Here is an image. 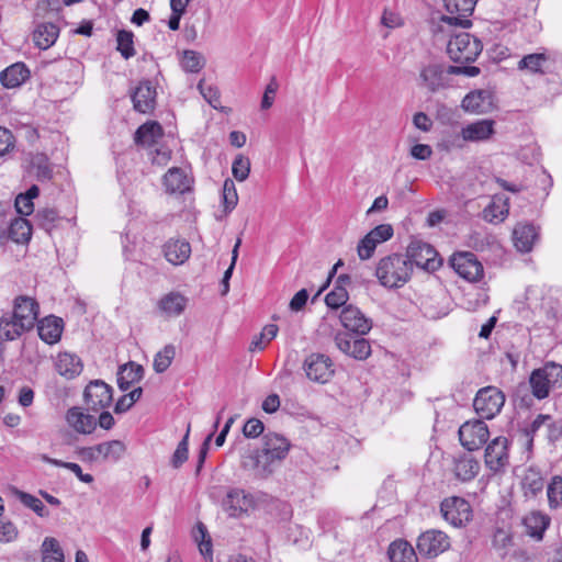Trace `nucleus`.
Segmentation results:
<instances>
[{
    "label": "nucleus",
    "mask_w": 562,
    "mask_h": 562,
    "mask_svg": "<svg viewBox=\"0 0 562 562\" xmlns=\"http://www.w3.org/2000/svg\"><path fill=\"white\" fill-rule=\"evenodd\" d=\"M374 274L382 286L398 289L409 281L412 265L407 256L391 254L379 260Z\"/></svg>",
    "instance_id": "obj_1"
},
{
    "label": "nucleus",
    "mask_w": 562,
    "mask_h": 562,
    "mask_svg": "<svg viewBox=\"0 0 562 562\" xmlns=\"http://www.w3.org/2000/svg\"><path fill=\"white\" fill-rule=\"evenodd\" d=\"M529 385L537 400L547 398L551 390L562 387V366L553 361L546 362L531 372Z\"/></svg>",
    "instance_id": "obj_2"
},
{
    "label": "nucleus",
    "mask_w": 562,
    "mask_h": 562,
    "mask_svg": "<svg viewBox=\"0 0 562 562\" xmlns=\"http://www.w3.org/2000/svg\"><path fill=\"white\" fill-rule=\"evenodd\" d=\"M483 45L481 41L468 32H460L451 36L447 45V52L451 60L459 64L474 61L481 54Z\"/></svg>",
    "instance_id": "obj_3"
},
{
    "label": "nucleus",
    "mask_w": 562,
    "mask_h": 562,
    "mask_svg": "<svg viewBox=\"0 0 562 562\" xmlns=\"http://www.w3.org/2000/svg\"><path fill=\"white\" fill-rule=\"evenodd\" d=\"M418 85L429 93H437L452 87L451 77L445 74V64L431 61L422 66L418 76Z\"/></svg>",
    "instance_id": "obj_4"
},
{
    "label": "nucleus",
    "mask_w": 562,
    "mask_h": 562,
    "mask_svg": "<svg viewBox=\"0 0 562 562\" xmlns=\"http://www.w3.org/2000/svg\"><path fill=\"white\" fill-rule=\"evenodd\" d=\"M505 404L504 393L496 386H485L479 390L473 401L476 413L486 419L494 418Z\"/></svg>",
    "instance_id": "obj_5"
},
{
    "label": "nucleus",
    "mask_w": 562,
    "mask_h": 562,
    "mask_svg": "<svg viewBox=\"0 0 562 562\" xmlns=\"http://www.w3.org/2000/svg\"><path fill=\"white\" fill-rule=\"evenodd\" d=\"M405 256L409 259L412 267L415 265L427 271H435L441 266L437 250L422 240H412Z\"/></svg>",
    "instance_id": "obj_6"
},
{
    "label": "nucleus",
    "mask_w": 562,
    "mask_h": 562,
    "mask_svg": "<svg viewBox=\"0 0 562 562\" xmlns=\"http://www.w3.org/2000/svg\"><path fill=\"white\" fill-rule=\"evenodd\" d=\"M303 369L311 381L322 384L328 382L335 373L330 357L319 352L307 356Z\"/></svg>",
    "instance_id": "obj_7"
},
{
    "label": "nucleus",
    "mask_w": 562,
    "mask_h": 562,
    "mask_svg": "<svg viewBox=\"0 0 562 562\" xmlns=\"http://www.w3.org/2000/svg\"><path fill=\"white\" fill-rule=\"evenodd\" d=\"M477 0H443L449 15H442L441 22L450 26L468 29L472 25L469 16L473 13Z\"/></svg>",
    "instance_id": "obj_8"
},
{
    "label": "nucleus",
    "mask_w": 562,
    "mask_h": 562,
    "mask_svg": "<svg viewBox=\"0 0 562 562\" xmlns=\"http://www.w3.org/2000/svg\"><path fill=\"white\" fill-rule=\"evenodd\" d=\"M490 431L487 425L481 420L465 422L459 428L460 443L469 451L480 449L488 440Z\"/></svg>",
    "instance_id": "obj_9"
},
{
    "label": "nucleus",
    "mask_w": 562,
    "mask_h": 562,
    "mask_svg": "<svg viewBox=\"0 0 562 562\" xmlns=\"http://www.w3.org/2000/svg\"><path fill=\"white\" fill-rule=\"evenodd\" d=\"M360 335L353 336L350 333H337L334 341L336 347L345 355L362 361L371 356V345Z\"/></svg>",
    "instance_id": "obj_10"
},
{
    "label": "nucleus",
    "mask_w": 562,
    "mask_h": 562,
    "mask_svg": "<svg viewBox=\"0 0 562 562\" xmlns=\"http://www.w3.org/2000/svg\"><path fill=\"white\" fill-rule=\"evenodd\" d=\"M83 400L93 412L109 407L113 402V389L102 380L90 381L83 392Z\"/></svg>",
    "instance_id": "obj_11"
},
{
    "label": "nucleus",
    "mask_w": 562,
    "mask_h": 562,
    "mask_svg": "<svg viewBox=\"0 0 562 562\" xmlns=\"http://www.w3.org/2000/svg\"><path fill=\"white\" fill-rule=\"evenodd\" d=\"M450 266L463 279L476 282L483 278V266L473 252L464 251L453 254Z\"/></svg>",
    "instance_id": "obj_12"
},
{
    "label": "nucleus",
    "mask_w": 562,
    "mask_h": 562,
    "mask_svg": "<svg viewBox=\"0 0 562 562\" xmlns=\"http://www.w3.org/2000/svg\"><path fill=\"white\" fill-rule=\"evenodd\" d=\"M279 462L266 453L263 450H256L245 456L241 461V468L254 474L255 477L268 479L279 467Z\"/></svg>",
    "instance_id": "obj_13"
},
{
    "label": "nucleus",
    "mask_w": 562,
    "mask_h": 562,
    "mask_svg": "<svg viewBox=\"0 0 562 562\" xmlns=\"http://www.w3.org/2000/svg\"><path fill=\"white\" fill-rule=\"evenodd\" d=\"M440 512L445 520L454 527L463 526L472 517L471 505L462 497H450L441 502Z\"/></svg>",
    "instance_id": "obj_14"
},
{
    "label": "nucleus",
    "mask_w": 562,
    "mask_h": 562,
    "mask_svg": "<svg viewBox=\"0 0 562 562\" xmlns=\"http://www.w3.org/2000/svg\"><path fill=\"white\" fill-rule=\"evenodd\" d=\"M450 547L449 537L441 530L430 529L417 539V549L426 558H434Z\"/></svg>",
    "instance_id": "obj_15"
},
{
    "label": "nucleus",
    "mask_w": 562,
    "mask_h": 562,
    "mask_svg": "<svg viewBox=\"0 0 562 562\" xmlns=\"http://www.w3.org/2000/svg\"><path fill=\"white\" fill-rule=\"evenodd\" d=\"M508 440L506 437L494 438L486 447L484 462L493 473L503 472L508 464Z\"/></svg>",
    "instance_id": "obj_16"
},
{
    "label": "nucleus",
    "mask_w": 562,
    "mask_h": 562,
    "mask_svg": "<svg viewBox=\"0 0 562 562\" xmlns=\"http://www.w3.org/2000/svg\"><path fill=\"white\" fill-rule=\"evenodd\" d=\"M38 312V303L31 296L20 295L13 301L12 314L20 321L18 326L20 329H32L37 321Z\"/></svg>",
    "instance_id": "obj_17"
},
{
    "label": "nucleus",
    "mask_w": 562,
    "mask_h": 562,
    "mask_svg": "<svg viewBox=\"0 0 562 562\" xmlns=\"http://www.w3.org/2000/svg\"><path fill=\"white\" fill-rule=\"evenodd\" d=\"M339 319L341 325L347 329L346 333L363 336L372 328V321L357 306L351 304L341 310Z\"/></svg>",
    "instance_id": "obj_18"
},
{
    "label": "nucleus",
    "mask_w": 562,
    "mask_h": 562,
    "mask_svg": "<svg viewBox=\"0 0 562 562\" xmlns=\"http://www.w3.org/2000/svg\"><path fill=\"white\" fill-rule=\"evenodd\" d=\"M255 505L254 496L241 488H232L223 501L224 510L231 517H239L241 514L252 509Z\"/></svg>",
    "instance_id": "obj_19"
},
{
    "label": "nucleus",
    "mask_w": 562,
    "mask_h": 562,
    "mask_svg": "<svg viewBox=\"0 0 562 562\" xmlns=\"http://www.w3.org/2000/svg\"><path fill=\"white\" fill-rule=\"evenodd\" d=\"M65 419L67 425L80 435H90L97 428L95 417L87 413L86 409L80 406H72L67 409Z\"/></svg>",
    "instance_id": "obj_20"
},
{
    "label": "nucleus",
    "mask_w": 562,
    "mask_h": 562,
    "mask_svg": "<svg viewBox=\"0 0 562 562\" xmlns=\"http://www.w3.org/2000/svg\"><path fill=\"white\" fill-rule=\"evenodd\" d=\"M156 88L149 80L140 81L132 94L134 109L140 113H150L156 105Z\"/></svg>",
    "instance_id": "obj_21"
},
{
    "label": "nucleus",
    "mask_w": 562,
    "mask_h": 562,
    "mask_svg": "<svg viewBox=\"0 0 562 562\" xmlns=\"http://www.w3.org/2000/svg\"><path fill=\"white\" fill-rule=\"evenodd\" d=\"M26 173L40 182H47L53 179L54 171L48 157L43 153L32 154L25 162Z\"/></svg>",
    "instance_id": "obj_22"
},
{
    "label": "nucleus",
    "mask_w": 562,
    "mask_h": 562,
    "mask_svg": "<svg viewBox=\"0 0 562 562\" xmlns=\"http://www.w3.org/2000/svg\"><path fill=\"white\" fill-rule=\"evenodd\" d=\"M493 95L488 90H474L469 92L462 100L461 106L471 113H486L492 109Z\"/></svg>",
    "instance_id": "obj_23"
},
{
    "label": "nucleus",
    "mask_w": 562,
    "mask_h": 562,
    "mask_svg": "<svg viewBox=\"0 0 562 562\" xmlns=\"http://www.w3.org/2000/svg\"><path fill=\"white\" fill-rule=\"evenodd\" d=\"M493 120H480L462 127L461 136L465 142H484L494 134Z\"/></svg>",
    "instance_id": "obj_24"
},
{
    "label": "nucleus",
    "mask_w": 562,
    "mask_h": 562,
    "mask_svg": "<svg viewBox=\"0 0 562 562\" xmlns=\"http://www.w3.org/2000/svg\"><path fill=\"white\" fill-rule=\"evenodd\" d=\"M538 238V229L532 224H517L513 232L514 245L520 252L531 251Z\"/></svg>",
    "instance_id": "obj_25"
},
{
    "label": "nucleus",
    "mask_w": 562,
    "mask_h": 562,
    "mask_svg": "<svg viewBox=\"0 0 562 562\" xmlns=\"http://www.w3.org/2000/svg\"><path fill=\"white\" fill-rule=\"evenodd\" d=\"M30 70L23 63H15L0 72V82L7 89L20 87L30 78Z\"/></svg>",
    "instance_id": "obj_26"
},
{
    "label": "nucleus",
    "mask_w": 562,
    "mask_h": 562,
    "mask_svg": "<svg viewBox=\"0 0 562 562\" xmlns=\"http://www.w3.org/2000/svg\"><path fill=\"white\" fill-rule=\"evenodd\" d=\"M37 331L43 341L53 345L60 339L63 319L54 315L47 316L37 323Z\"/></svg>",
    "instance_id": "obj_27"
},
{
    "label": "nucleus",
    "mask_w": 562,
    "mask_h": 562,
    "mask_svg": "<svg viewBox=\"0 0 562 562\" xmlns=\"http://www.w3.org/2000/svg\"><path fill=\"white\" fill-rule=\"evenodd\" d=\"M261 450L280 463L289 453L290 442L281 435L269 432L263 437Z\"/></svg>",
    "instance_id": "obj_28"
},
{
    "label": "nucleus",
    "mask_w": 562,
    "mask_h": 562,
    "mask_svg": "<svg viewBox=\"0 0 562 562\" xmlns=\"http://www.w3.org/2000/svg\"><path fill=\"white\" fill-rule=\"evenodd\" d=\"M166 259L172 265H182L191 254V246L184 239H170L164 245Z\"/></svg>",
    "instance_id": "obj_29"
},
{
    "label": "nucleus",
    "mask_w": 562,
    "mask_h": 562,
    "mask_svg": "<svg viewBox=\"0 0 562 562\" xmlns=\"http://www.w3.org/2000/svg\"><path fill=\"white\" fill-rule=\"evenodd\" d=\"M157 305L166 316H179L184 312L188 299L179 292H169L158 301Z\"/></svg>",
    "instance_id": "obj_30"
},
{
    "label": "nucleus",
    "mask_w": 562,
    "mask_h": 562,
    "mask_svg": "<svg viewBox=\"0 0 562 562\" xmlns=\"http://www.w3.org/2000/svg\"><path fill=\"white\" fill-rule=\"evenodd\" d=\"M144 376V368L130 361L119 368L117 371V385L120 390L127 391L132 384L139 382Z\"/></svg>",
    "instance_id": "obj_31"
},
{
    "label": "nucleus",
    "mask_w": 562,
    "mask_h": 562,
    "mask_svg": "<svg viewBox=\"0 0 562 562\" xmlns=\"http://www.w3.org/2000/svg\"><path fill=\"white\" fill-rule=\"evenodd\" d=\"M550 521L551 519L548 515L541 512H531L524 518L522 524L530 537L542 540L544 531L550 526Z\"/></svg>",
    "instance_id": "obj_32"
},
{
    "label": "nucleus",
    "mask_w": 562,
    "mask_h": 562,
    "mask_svg": "<svg viewBox=\"0 0 562 562\" xmlns=\"http://www.w3.org/2000/svg\"><path fill=\"white\" fill-rule=\"evenodd\" d=\"M521 487L526 497H536L544 487V479L539 469L529 467L521 480Z\"/></svg>",
    "instance_id": "obj_33"
},
{
    "label": "nucleus",
    "mask_w": 562,
    "mask_h": 562,
    "mask_svg": "<svg viewBox=\"0 0 562 562\" xmlns=\"http://www.w3.org/2000/svg\"><path fill=\"white\" fill-rule=\"evenodd\" d=\"M162 136V127L157 122H147L140 125L135 134L134 140L137 145L151 147Z\"/></svg>",
    "instance_id": "obj_34"
},
{
    "label": "nucleus",
    "mask_w": 562,
    "mask_h": 562,
    "mask_svg": "<svg viewBox=\"0 0 562 562\" xmlns=\"http://www.w3.org/2000/svg\"><path fill=\"white\" fill-rule=\"evenodd\" d=\"M164 186L169 193H183L190 188V181L181 168H170L164 176Z\"/></svg>",
    "instance_id": "obj_35"
},
{
    "label": "nucleus",
    "mask_w": 562,
    "mask_h": 562,
    "mask_svg": "<svg viewBox=\"0 0 562 562\" xmlns=\"http://www.w3.org/2000/svg\"><path fill=\"white\" fill-rule=\"evenodd\" d=\"M58 373L67 379H74L82 371L81 359L72 353H59L56 362Z\"/></svg>",
    "instance_id": "obj_36"
},
{
    "label": "nucleus",
    "mask_w": 562,
    "mask_h": 562,
    "mask_svg": "<svg viewBox=\"0 0 562 562\" xmlns=\"http://www.w3.org/2000/svg\"><path fill=\"white\" fill-rule=\"evenodd\" d=\"M8 239L18 244H25L31 239L32 225L27 220L15 217L14 220H8Z\"/></svg>",
    "instance_id": "obj_37"
},
{
    "label": "nucleus",
    "mask_w": 562,
    "mask_h": 562,
    "mask_svg": "<svg viewBox=\"0 0 562 562\" xmlns=\"http://www.w3.org/2000/svg\"><path fill=\"white\" fill-rule=\"evenodd\" d=\"M59 29L54 23H42L34 31L33 40L41 49H47L56 42Z\"/></svg>",
    "instance_id": "obj_38"
},
{
    "label": "nucleus",
    "mask_w": 562,
    "mask_h": 562,
    "mask_svg": "<svg viewBox=\"0 0 562 562\" xmlns=\"http://www.w3.org/2000/svg\"><path fill=\"white\" fill-rule=\"evenodd\" d=\"M126 452V445L121 440L98 443L99 459L102 462H117Z\"/></svg>",
    "instance_id": "obj_39"
},
{
    "label": "nucleus",
    "mask_w": 562,
    "mask_h": 562,
    "mask_svg": "<svg viewBox=\"0 0 562 562\" xmlns=\"http://www.w3.org/2000/svg\"><path fill=\"white\" fill-rule=\"evenodd\" d=\"M390 562H417L413 547L405 540L393 541L389 547Z\"/></svg>",
    "instance_id": "obj_40"
},
{
    "label": "nucleus",
    "mask_w": 562,
    "mask_h": 562,
    "mask_svg": "<svg viewBox=\"0 0 562 562\" xmlns=\"http://www.w3.org/2000/svg\"><path fill=\"white\" fill-rule=\"evenodd\" d=\"M480 471V463L471 456L464 454L456 460L454 474L463 481H471Z\"/></svg>",
    "instance_id": "obj_41"
},
{
    "label": "nucleus",
    "mask_w": 562,
    "mask_h": 562,
    "mask_svg": "<svg viewBox=\"0 0 562 562\" xmlns=\"http://www.w3.org/2000/svg\"><path fill=\"white\" fill-rule=\"evenodd\" d=\"M20 321L13 314L5 313L0 317V336L5 340H14L29 329H20Z\"/></svg>",
    "instance_id": "obj_42"
},
{
    "label": "nucleus",
    "mask_w": 562,
    "mask_h": 562,
    "mask_svg": "<svg viewBox=\"0 0 562 562\" xmlns=\"http://www.w3.org/2000/svg\"><path fill=\"white\" fill-rule=\"evenodd\" d=\"M42 561L64 562V552L55 538L47 537L44 539L42 543Z\"/></svg>",
    "instance_id": "obj_43"
},
{
    "label": "nucleus",
    "mask_w": 562,
    "mask_h": 562,
    "mask_svg": "<svg viewBox=\"0 0 562 562\" xmlns=\"http://www.w3.org/2000/svg\"><path fill=\"white\" fill-rule=\"evenodd\" d=\"M59 220L58 211L49 207L38 210L34 216L36 225L47 233H50L56 227Z\"/></svg>",
    "instance_id": "obj_44"
},
{
    "label": "nucleus",
    "mask_w": 562,
    "mask_h": 562,
    "mask_svg": "<svg viewBox=\"0 0 562 562\" xmlns=\"http://www.w3.org/2000/svg\"><path fill=\"white\" fill-rule=\"evenodd\" d=\"M176 357V347L171 344L166 345L160 351L155 355L154 370L157 373H164L172 363Z\"/></svg>",
    "instance_id": "obj_45"
},
{
    "label": "nucleus",
    "mask_w": 562,
    "mask_h": 562,
    "mask_svg": "<svg viewBox=\"0 0 562 562\" xmlns=\"http://www.w3.org/2000/svg\"><path fill=\"white\" fill-rule=\"evenodd\" d=\"M133 38L134 34L131 31L121 30L116 34V49L125 59H128L135 55Z\"/></svg>",
    "instance_id": "obj_46"
},
{
    "label": "nucleus",
    "mask_w": 562,
    "mask_h": 562,
    "mask_svg": "<svg viewBox=\"0 0 562 562\" xmlns=\"http://www.w3.org/2000/svg\"><path fill=\"white\" fill-rule=\"evenodd\" d=\"M548 502L551 509L562 506V476L552 477L547 490Z\"/></svg>",
    "instance_id": "obj_47"
},
{
    "label": "nucleus",
    "mask_w": 562,
    "mask_h": 562,
    "mask_svg": "<svg viewBox=\"0 0 562 562\" xmlns=\"http://www.w3.org/2000/svg\"><path fill=\"white\" fill-rule=\"evenodd\" d=\"M349 300L348 291L344 285H335L334 289L325 296V303L329 308L337 310L347 306Z\"/></svg>",
    "instance_id": "obj_48"
},
{
    "label": "nucleus",
    "mask_w": 562,
    "mask_h": 562,
    "mask_svg": "<svg viewBox=\"0 0 562 562\" xmlns=\"http://www.w3.org/2000/svg\"><path fill=\"white\" fill-rule=\"evenodd\" d=\"M547 56L544 54L535 53L529 54L522 57L518 63V68L520 70L527 69L530 72H542V65L547 61Z\"/></svg>",
    "instance_id": "obj_49"
},
{
    "label": "nucleus",
    "mask_w": 562,
    "mask_h": 562,
    "mask_svg": "<svg viewBox=\"0 0 562 562\" xmlns=\"http://www.w3.org/2000/svg\"><path fill=\"white\" fill-rule=\"evenodd\" d=\"M238 195L235 183L232 179H226L223 184V205L225 214L231 213L237 205Z\"/></svg>",
    "instance_id": "obj_50"
},
{
    "label": "nucleus",
    "mask_w": 562,
    "mask_h": 562,
    "mask_svg": "<svg viewBox=\"0 0 562 562\" xmlns=\"http://www.w3.org/2000/svg\"><path fill=\"white\" fill-rule=\"evenodd\" d=\"M143 394L142 387H136L127 394L122 395L114 405L115 414H123L127 412L140 397Z\"/></svg>",
    "instance_id": "obj_51"
},
{
    "label": "nucleus",
    "mask_w": 562,
    "mask_h": 562,
    "mask_svg": "<svg viewBox=\"0 0 562 562\" xmlns=\"http://www.w3.org/2000/svg\"><path fill=\"white\" fill-rule=\"evenodd\" d=\"M18 497L24 506L31 508L40 517H47L49 515V512L40 498L20 491L18 492Z\"/></svg>",
    "instance_id": "obj_52"
},
{
    "label": "nucleus",
    "mask_w": 562,
    "mask_h": 562,
    "mask_svg": "<svg viewBox=\"0 0 562 562\" xmlns=\"http://www.w3.org/2000/svg\"><path fill=\"white\" fill-rule=\"evenodd\" d=\"M181 65L188 72H198L204 66V58L194 50H184Z\"/></svg>",
    "instance_id": "obj_53"
},
{
    "label": "nucleus",
    "mask_w": 562,
    "mask_h": 562,
    "mask_svg": "<svg viewBox=\"0 0 562 562\" xmlns=\"http://www.w3.org/2000/svg\"><path fill=\"white\" fill-rule=\"evenodd\" d=\"M232 172L236 180L245 181L250 172L249 158L241 154L237 155L233 161Z\"/></svg>",
    "instance_id": "obj_54"
},
{
    "label": "nucleus",
    "mask_w": 562,
    "mask_h": 562,
    "mask_svg": "<svg viewBox=\"0 0 562 562\" xmlns=\"http://www.w3.org/2000/svg\"><path fill=\"white\" fill-rule=\"evenodd\" d=\"M189 432H190V426H188L186 435L183 436L182 440L178 443L177 449L172 454L171 465L175 469L180 468L188 460Z\"/></svg>",
    "instance_id": "obj_55"
},
{
    "label": "nucleus",
    "mask_w": 562,
    "mask_h": 562,
    "mask_svg": "<svg viewBox=\"0 0 562 562\" xmlns=\"http://www.w3.org/2000/svg\"><path fill=\"white\" fill-rule=\"evenodd\" d=\"M484 218L488 222H502L508 214V204L496 205L495 202L487 205L484 211Z\"/></svg>",
    "instance_id": "obj_56"
},
{
    "label": "nucleus",
    "mask_w": 562,
    "mask_h": 562,
    "mask_svg": "<svg viewBox=\"0 0 562 562\" xmlns=\"http://www.w3.org/2000/svg\"><path fill=\"white\" fill-rule=\"evenodd\" d=\"M198 88L203 95V98L207 101V103L214 108L218 109L221 105V97L218 89L211 85H206L204 80H201L198 85Z\"/></svg>",
    "instance_id": "obj_57"
},
{
    "label": "nucleus",
    "mask_w": 562,
    "mask_h": 562,
    "mask_svg": "<svg viewBox=\"0 0 562 562\" xmlns=\"http://www.w3.org/2000/svg\"><path fill=\"white\" fill-rule=\"evenodd\" d=\"M394 234L393 227L390 224H381L371 229L368 236L373 239L378 245L392 238Z\"/></svg>",
    "instance_id": "obj_58"
},
{
    "label": "nucleus",
    "mask_w": 562,
    "mask_h": 562,
    "mask_svg": "<svg viewBox=\"0 0 562 562\" xmlns=\"http://www.w3.org/2000/svg\"><path fill=\"white\" fill-rule=\"evenodd\" d=\"M378 244L371 239L368 234L360 239L358 246H357V252L361 260H368L370 259L376 248Z\"/></svg>",
    "instance_id": "obj_59"
},
{
    "label": "nucleus",
    "mask_w": 562,
    "mask_h": 562,
    "mask_svg": "<svg viewBox=\"0 0 562 562\" xmlns=\"http://www.w3.org/2000/svg\"><path fill=\"white\" fill-rule=\"evenodd\" d=\"M263 430L265 425L258 418H249L243 427V434L246 438H257L263 432Z\"/></svg>",
    "instance_id": "obj_60"
},
{
    "label": "nucleus",
    "mask_w": 562,
    "mask_h": 562,
    "mask_svg": "<svg viewBox=\"0 0 562 562\" xmlns=\"http://www.w3.org/2000/svg\"><path fill=\"white\" fill-rule=\"evenodd\" d=\"M14 146V136L10 130L0 126V157Z\"/></svg>",
    "instance_id": "obj_61"
},
{
    "label": "nucleus",
    "mask_w": 562,
    "mask_h": 562,
    "mask_svg": "<svg viewBox=\"0 0 562 562\" xmlns=\"http://www.w3.org/2000/svg\"><path fill=\"white\" fill-rule=\"evenodd\" d=\"M18 536V530L11 521H0V541L10 542Z\"/></svg>",
    "instance_id": "obj_62"
},
{
    "label": "nucleus",
    "mask_w": 562,
    "mask_h": 562,
    "mask_svg": "<svg viewBox=\"0 0 562 562\" xmlns=\"http://www.w3.org/2000/svg\"><path fill=\"white\" fill-rule=\"evenodd\" d=\"M77 454L80 457V459L85 462H98L99 453H98V445L92 447H81L77 449Z\"/></svg>",
    "instance_id": "obj_63"
},
{
    "label": "nucleus",
    "mask_w": 562,
    "mask_h": 562,
    "mask_svg": "<svg viewBox=\"0 0 562 562\" xmlns=\"http://www.w3.org/2000/svg\"><path fill=\"white\" fill-rule=\"evenodd\" d=\"M413 124L423 132H429L432 127L431 119L424 112H417L413 116Z\"/></svg>",
    "instance_id": "obj_64"
}]
</instances>
